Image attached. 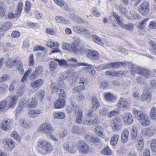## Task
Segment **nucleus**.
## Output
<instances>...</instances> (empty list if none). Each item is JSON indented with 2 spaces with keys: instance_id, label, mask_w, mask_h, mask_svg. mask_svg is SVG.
Masks as SVG:
<instances>
[{
  "instance_id": "obj_37",
  "label": "nucleus",
  "mask_w": 156,
  "mask_h": 156,
  "mask_svg": "<svg viewBox=\"0 0 156 156\" xmlns=\"http://www.w3.org/2000/svg\"><path fill=\"white\" fill-rule=\"evenodd\" d=\"M72 131L73 133L79 134L83 131V129L79 126H75L73 127Z\"/></svg>"
},
{
  "instance_id": "obj_59",
  "label": "nucleus",
  "mask_w": 156,
  "mask_h": 156,
  "mask_svg": "<svg viewBox=\"0 0 156 156\" xmlns=\"http://www.w3.org/2000/svg\"><path fill=\"white\" fill-rule=\"evenodd\" d=\"M17 83V82L16 80H14L11 82L9 88V90L10 91L12 92L14 91L15 86Z\"/></svg>"
},
{
  "instance_id": "obj_52",
  "label": "nucleus",
  "mask_w": 156,
  "mask_h": 156,
  "mask_svg": "<svg viewBox=\"0 0 156 156\" xmlns=\"http://www.w3.org/2000/svg\"><path fill=\"white\" fill-rule=\"evenodd\" d=\"M85 86L84 85L79 86L75 87L73 89V90L76 92H79L85 90Z\"/></svg>"
},
{
  "instance_id": "obj_54",
  "label": "nucleus",
  "mask_w": 156,
  "mask_h": 156,
  "mask_svg": "<svg viewBox=\"0 0 156 156\" xmlns=\"http://www.w3.org/2000/svg\"><path fill=\"white\" fill-rule=\"evenodd\" d=\"M119 112V111L117 109H115L114 110L109 112L107 113V116L108 118H112L113 116H116Z\"/></svg>"
},
{
  "instance_id": "obj_56",
  "label": "nucleus",
  "mask_w": 156,
  "mask_h": 156,
  "mask_svg": "<svg viewBox=\"0 0 156 156\" xmlns=\"http://www.w3.org/2000/svg\"><path fill=\"white\" fill-rule=\"evenodd\" d=\"M31 71V70L30 69L24 73L21 80L22 82L23 83L24 81H27V79L29 76V74L30 73Z\"/></svg>"
},
{
  "instance_id": "obj_29",
  "label": "nucleus",
  "mask_w": 156,
  "mask_h": 156,
  "mask_svg": "<svg viewBox=\"0 0 156 156\" xmlns=\"http://www.w3.org/2000/svg\"><path fill=\"white\" fill-rule=\"evenodd\" d=\"M105 98L107 101L109 102H115L116 101L117 99L116 97L114 96L112 94L110 93L106 94L105 95Z\"/></svg>"
},
{
  "instance_id": "obj_26",
  "label": "nucleus",
  "mask_w": 156,
  "mask_h": 156,
  "mask_svg": "<svg viewBox=\"0 0 156 156\" xmlns=\"http://www.w3.org/2000/svg\"><path fill=\"white\" fill-rule=\"evenodd\" d=\"M104 128L100 126H97L95 129V133L98 136L103 138L105 137V135L104 132Z\"/></svg>"
},
{
  "instance_id": "obj_50",
  "label": "nucleus",
  "mask_w": 156,
  "mask_h": 156,
  "mask_svg": "<svg viewBox=\"0 0 156 156\" xmlns=\"http://www.w3.org/2000/svg\"><path fill=\"white\" fill-rule=\"evenodd\" d=\"M8 88V85L5 83H2L0 85V93L2 94L5 93Z\"/></svg>"
},
{
  "instance_id": "obj_11",
  "label": "nucleus",
  "mask_w": 156,
  "mask_h": 156,
  "mask_svg": "<svg viewBox=\"0 0 156 156\" xmlns=\"http://www.w3.org/2000/svg\"><path fill=\"white\" fill-rule=\"evenodd\" d=\"M23 4L21 2H20L18 5L17 9L15 14L10 12L8 14V16L9 18H15L19 17L21 16L22 10L23 9Z\"/></svg>"
},
{
  "instance_id": "obj_7",
  "label": "nucleus",
  "mask_w": 156,
  "mask_h": 156,
  "mask_svg": "<svg viewBox=\"0 0 156 156\" xmlns=\"http://www.w3.org/2000/svg\"><path fill=\"white\" fill-rule=\"evenodd\" d=\"M77 145L80 153L87 154L90 152V147L86 142L83 140H80L77 142Z\"/></svg>"
},
{
  "instance_id": "obj_2",
  "label": "nucleus",
  "mask_w": 156,
  "mask_h": 156,
  "mask_svg": "<svg viewBox=\"0 0 156 156\" xmlns=\"http://www.w3.org/2000/svg\"><path fill=\"white\" fill-rule=\"evenodd\" d=\"M129 68L133 72H134V73L143 76L146 78H148L150 76V71L146 68L139 67L134 64H131Z\"/></svg>"
},
{
  "instance_id": "obj_13",
  "label": "nucleus",
  "mask_w": 156,
  "mask_h": 156,
  "mask_svg": "<svg viewBox=\"0 0 156 156\" xmlns=\"http://www.w3.org/2000/svg\"><path fill=\"white\" fill-rule=\"evenodd\" d=\"M46 44L47 47H50L53 49L51 51L52 53L60 52V51L59 50V44L58 42H54L50 41L47 42L46 43Z\"/></svg>"
},
{
  "instance_id": "obj_25",
  "label": "nucleus",
  "mask_w": 156,
  "mask_h": 156,
  "mask_svg": "<svg viewBox=\"0 0 156 156\" xmlns=\"http://www.w3.org/2000/svg\"><path fill=\"white\" fill-rule=\"evenodd\" d=\"M55 2L63 9L67 11L69 10V6L64 0H53Z\"/></svg>"
},
{
  "instance_id": "obj_53",
  "label": "nucleus",
  "mask_w": 156,
  "mask_h": 156,
  "mask_svg": "<svg viewBox=\"0 0 156 156\" xmlns=\"http://www.w3.org/2000/svg\"><path fill=\"white\" fill-rule=\"evenodd\" d=\"M149 43L153 48V49L151 51V53L153 54L156 55V44L152 41H150Z\"/></svg>"
},
{
  "instance_id": "obj_47",
  "label": "nucleus",
  "mask_w": 156,
  "mask_h": 156,
  "mask_svg": "<svg viewBox=\"0 0 156 156\" xmlns=\"http://www.w3.org/2000/svg\"><path fill=\"white\" fill-rule=\"evenodd\" d=\"M92 38L93 41L95 43L100 45H102L103 44L101 40L98 36L94 35L92 36Z\"/></svg>"
},
{
  "instance_id": "obj_44",
  "label": "nucleus",
  "mask_w": 156,
  "mask_h": 156,
  "mask_svg": "<svg viewBox=\"0 0 156 156\" xmlns=\"http://www.w3.org/2000/svg\"><path fill=\"white\" fill-rule=\"evenodd\" d=\"M11 23L10 22H7L5 23L0 28L1 30L5 31L9 29L11 27Z\"/></svg>"
},
{
  "instance_id": "obj_12",
  "label": "nucleus",
  "mask_w": 156,
  "mask_h": 156,
  "mask_svg": "<svg viewBox=\"0 0 156 156\" xmlns=\"http://www.w3.org/2000/svg\"><path fill=\"white\" fill-rule=\"evenodd\" d=\"M149 9L148 3L146 2H144L139 6L138 10L141 14L144 16L149 12Z\"/></svg>"
},
{
  "instance_id": "obj_19",
  "label": "nucleus",
  "mask_w": 156,
  "mask_h": 156,
  "mask_svg": "<svg viewBox=\"0 0 156 156\" xmlns=\"http://www.w3.org/2000/svg\"><path fill=\"white\" fill-rule=\"evenodd\" d=\"M136 146L138 150L142 151L144 149V140L142 137L138 136L136 138Z\"/></svg>"
},
{
  "instance_id": "obj_28",
  "label": "nucleus",
  "mask_w": 156,
  "mask_h": 156,
  "mask_svg": "<svg viewBox=\"0 0 156 156\" xmlns=\"http://www.w3.org/2000/svg\"><path fill=\"white\" fill-rule=\"evenodd\" d=\"M129 131L127 129H125L122 132V134L121 139L122 143H125L128 140Z\"/></svg>"
},
{
  "instance_id": "obj_32",
  "label": "nucleus",
  "mask_w": 156,
  "mask_h": 156,
  "mask_svg": "<svg viewBox=\"0 0 156 156\" xmlns=\"http://www.w3.org/2000/svg\"><path fill=\"white\" fill-rule=\"evenodd\" d=\"M71 16L73 21L76 22L78 23L79 24L83 23L84 22V20L77 15L72 14Z\"/></svg>"
},
{
  "instance_id": "obj_40",
  "label": "nucleus",
  "mask_w": 156,
  "mask_h": 156,
  "mask_svg": "<svg viewBox=\"0 0 156 156\" xmlns=\"http://www.w3.org/2000/svg\"><path fill=\"white\" fill-rule=\"evenodd\" d=\"M54 61L58 62L59 63V65L60 66H69V64L68 63V62L64 59H60L58 58H55Z\"/></svg>"
},
{
  "instance_id": "obj_49",
  "label": "nucleus",
  "mask_w": 156,
  "mask_h": 156,
  "mask_svg": "<svg viewBox=\"0 0 156 156\" xmlns=\"http://www.w3.org/2000/svg\"><path fill=\"white\" fill-rule=\"evenodd\" d=\"M17 69L21 74L24 73V70L23 67V63L21 61H19L17 63Z\"/></svg>"
},
{
  "instance_id": "obj_21",
  "label": "nucleus",
  "mask_w": 156,
  "mask_h": 156,
  "mask_svg": "<svg viewBox=\"0 0 156 156\" xmlns=\"http://www.w3.org/2000/svg\"><path fill=\"white\" fill-rule=\"evenodd\" d=\"M43 80L42 79H38L34 82L30 83V86L32 87L35 90L39 89L43 84Z\"/></svg>"
},
{
  "instance_id": "obj_24",
  "label": "nucleus",
  "mask_w": 156,
  "mask_h": 156,
  "mask_svg": "<svg viewBox=\"0 0 156 156\" xmlns=\"http://www.w3.org/2000/svg\"><path fill=\"white\" fill-rule=\"evenodd\" d=\"M155 132L154 127L151 126L148 127L142 131V133L148 136H151L153 135Z\"/></svg>"
},
{
  "instance_id": "obj_51",
  "label": "nucleus",
  "mask_w": 156,
  "mask_h": 156,
  "mask_svg": "<svg viewBox=\"0 0 156 156\" xmlns=\"http://www.w3.org/2000/svg\"><path fill=\"white\" fill-rule=\"evenodd\" d=\"M44 92L41 90H39L38 92L37 98L41 101H42L44 97Z\"/></svg>"
},
{
  "instance_id": "obj_41",
  "label": "nucleus",
  "mask_w": 156,
  "mask_h": 156,
  "mask_svg": "<svg viewBox=\"0 0 156 156\" xmlns=\"http://www.w3.org/2000/svg\"><path fill=\"white\" fill-rule=\"evenodd\" d=\"M50 70L51 72H53L56 69L57 64L55 62L53 61L50 62L48 63Z\"/></svg>"
},
{
  "instance_id": "obj_43",
  "label": "nucleus",
  "mask_w": 156,
  "mask_h": 156,
  "mask_svg": "<svg viewBox=\"0 0 156 156\" xmlns=\"http://www.w3.org/2000/svg\"><path fill=\"white\" fill-rule=\"evenodd\" d=\"M7 103L6 101H2L0 102V112L5 111L6 109Z\"/></svg>"
},
{
  "instance_id": "obj_1",
  "label": "nucleus",
  "mask_w": 156,
  "mask_h": 156,
  "mask_svg": "<svg viewBox=\"0 0 156 156\" xmlns=\"http://www.w3.org/2000/svg\"><path fill=\"white\" fill-rule=\"evenodd\" d=\"M133 113L135 116L138 117L140 122L142 126H146L150 124V119L146 113L136 109L133 110Z\"/></svg>"
},
{
  "instance_id": "obj_46",
  "label": "nucleus",
  "mask_w": 156,
  "mask_h": 156,
  "mask_svg": "<svg viewBox=\"0 0 156 156\" xmlns=\"http://www.w3.org/2000/svg\"><path fill=\"white\" fill-rule=\"evenodd\" d=\"M151 118L156 121V108L153 107L151 109L150 114Z\"/></svg>"
},
{
  "instance_id": "obj_34",
  "label": "nucleus",
  "mask_w": 156,
  "mask_h": 156,
  "mask_svg": "<svg viewBox=\"0 0 156 156\" xmlns=\"http://www.w3.org/2000/svg\"><path fill=\"white\" fill-rule=\"evenodd\" d=\"M112 16H111L109 17V19L110 20L113 19L114 17H115V19L116 20L118 24L120 25L122 21L120 20V16H119L118 14L115 12H112Z\"/></svg>"
},
{
  "instance_id": "obj_16",
  "label": "nucleus",
  "mask_w": 156,
  "mask_h": 156,
  "mask_svg": "<svg viewBox=\"0 0 156 156\" xmlns=\"http://www.w3.org/2000/svg\"><path fill=\"white\" fill-rule=\"evenodd\" d=\"M18 99L17 96L14 95L12 97H7L6 100L8 101L10 108H13L16 106Z\"/></svg>"
},
{
  "instance_id": "obj_45",
  "label": "nucleus",
  "mask_w": 156,
  "mask_h": 156,
  "mask_svg": "<svg viewBox=\"0 0 156 156\" xmlns=\"http://www.w3.org/2000/svg\"><path fill=\"white\" fill-rule=\"evenodd\" d=\"M6 12L4 3L0 1V15L4 16Z\"/></svg>"
},
{
  "instance_id": "obj_63",
  "label": "nucleus",
  "mask_w": 156,
  "mask_h": 156,
  "mask_svg": "<svg viewBox=\"0 0 156 156\" xmlns=\"http://www.w3.org/2000/svg\"><path fill=\"white\" fill-rule=\"evenodd\" d=\"M11 136H12L15 140L18 141L20 140L21 137L18 134L16 131H14L12 134Z\"/></svg>"
},
{
  "instance_id": "obj_38",
  "label": "nucleus",
  "mask_w": 156,
  "mask_h": 156,
  "mask_svg": "<svg viewBox=\"0 0 156 156\" xmlns=\"http://www.w3.org/2000/svg\"><path fill=\"white\" fill-rule=\"evenodd\" d=\"M53 116L55 118L58 119H63L66 116L65 114L62 112H55L53 114Z\"/></svg>"
},
{
  "instance_id": "obj_62",
  "label": "nucleus",
  "mask_w": 156,
  "mask_h": 156,
  "mask_svg": "<svg viewBox=\"0 0 156 156\" xmlns=\"http://www.w3.org/2000/svg\"><path fill=\"white\" fill-rule=\"evenodd\" d=\"M151 148L153 151L156 152V140H152L151 142Z\"/></svg>"
},
{
  "instance_id": "obj_8",
  "label": "nucleus",
  "mask_w": 156,
  "mask_h": 156,
  "mask_svg": "<svg viewBox=\"0 0 156 156\" xmlns=\"http://www.w3.org/2000/svg\"><path fill=\"white\" fill-rule=\"evenodd\" d=\"M111 126L114 130L118 131L121 130L122 128V122L121 120L117 117L113 119L111 122Z\"/></svg>"
},
{
  "instance_id": "obj_4",
  "label": "nucleus",
  "mask_w": 156,
  "mask_h": 156,
  "mask_svg": "<svg viewBox=\"0 0 156 156\" xmlns=\"http://www.w3.org/2000/svg\"><path fill=\"white\" fill-rule=\"evenodd\" d=\"M60 92L59 98L55 101L54 104L55 108L57 109L63 108L66 105V93L63 89L60 90Z\"/></svg>"
},
{
  "instance_id": "obj_6",
  "label": "nucleus",
  "mask_w": 156,
  "mask_h": 156,
  "mask_svg": "<svg viewBox=\"0 0 156 156\" xmlns=\"http://www.w3.org/2000/svg\"><path fill=\"white\" fill-rule=\"evenodd\" d=\"M38 131L45 134H50L54 131V129L49 123L44 122L40 125L38 128Z\"/></svg>"
},
{
  "instance_id": "obj_35",
  "label": "nucleus",
  "mask_w": 156,
  "mask_h": 156,
  "mask_svg": "<svg viewBox=\"0 0 156 156\" xmlns=\"http://www.w3.org/2000/svg\"><path fill=\"white\" fill-rule=\"evenodd\" d=\"M55 20L58 23L66 24H69L70 23L69 21L65 20L64 18L61 16H56Z\"/></svg>"
},
{
  "instance_id": "obj_5",
  "label": "nucleus",
  "mask_w": 156,
  "mask_h": 156,
  "mask_svg": "<svg viewBox=\"0 0 156 156\" xmlns=\"http://www.w3.org/2000/svg\"><path fill=\"white\" fill-rule=\"evenodd\" d=\"M83 113L81 111H79L77 115L76 122L79 124H81L82 123L84 125H93L97 123V119L96 118L94 119H91L88 120L84 119L83 121L82 119Z\"/></svg>"
},
{
  "instance_id": "obj_23",
  "label": "nucleus",
  "mask_w": 156,
  "mask_h": 156,
  "mask_svg": "<svg viewBox=\"0 0 156 156\" xmlns=\"http://www.w3.org/2000/svg\"><path fill=\"white\" fill-rule=\"evenodd\" d=\"M3 143L10 151L12 150L14 148L15 144L13 140L11 139L5 140Z\"/></svg>"
},
{
  "instance_id": "obj_10",
  "label": "nucleus",
  "mask_w": 156,
  "mask_h": 156,
  "mask_svg": "<svg viewBox=\"0 0 156 156\" xmlns=\"http://www.w3.org/2000/svg\"><path fill=\"white\" fill-rule=\"evenodd\" d=\"M73 30L76 33L81 35H88L90 34V31L83 27L75 26L73 27Z\"/></svg>"
},
{
  "instance_id": "obj_42",
  "label": "nucleus",
  "mask_w": 156,
  "mask_h": 156,
  "mask_svg": "<svg viewBox=\"0 0 156 156\" xmlns=\"http://www.w3.org/2000/svg\"><path fill=\"white\" fill-rule=\"evenodd\" d=\"M119 136L117 134H115L110 140V144L111 145L114 146L116 145L119 139Z\"/></svg>"
},
{
  "instance_id": "obj_30",
  "label": "nucleus",
  "mask_w": 156,
  "mask_h": 156,
  "mask_svg": "<svg viewBox=\"0 0 156 156\" xmlns=\"http://www.w3.org/2000/svg\"><path fill=\"white\" fill-rule=\"evenodd\" d=\"M63 147L64 150L69 153H74L76 152V149L75 148L73 147H69V144L67 143L64 144H63Z\"/></svg>"
},
{
  "instance_id": "obj_14",
  "label": "nucleus",
  "mask_w": 156,
  "mask_h": 156,
  "mask_svg": "<svg viewBox=\"0 0 156 156\" xmlns=\"http://www.w3.org/2000/svg\"><path fill=\"white\" fill-rule=\"evenodd\" d=\"M12 124V122L9 119H4L2 122L1 129L4 131H7L8 130L10 129L11 125Z\"/></svg>"
},
{
  "instance_id": "obj_31",
  "label": "nucleus",
  "mask_w": 156,
  "mask_h": 156,
  "mask_svg": "<svg viewBox=\"0 0 156 156\" xmlns=\"http://www.w3.org/2000/svg\"><path fill=\"white\" fill-rule=\"evenodd\" d=\"M119 25L123 28L128 30L131 31H132L133 30L134 27V24L132 23H129L126 25H124L122 22Z\"/></svg>"
},
{
  "instance_id": "obj_64",
  "label": "nucleus",
  "mask_w": 156,
  "mask_h": 156,
  "mask_svg": "<svg viewBox=\"0 0 156 156\" xmlns=\"http://www.w3.org/2000/svg\"><path fill=\"white\" fill-rule=\"evenodd\" d=\"M109 86L108 82L106 81H104L101 83L100 84V87L103 89H106Z\"/></svg>"
},
{
  "instance_id": "obj_33",
  "label": "nucleus",
  "mask_w": 156,
  "mask_h": 156,
  "mask_svg": "<svg viewBox=\"0 0 156 156\" xmlns=\"http://www.w3.org/2000/svg\"><path fill=\"white\" fill-rule=\"evenodd\" d=\"M51 88L53 93L56 92L57 93L58 92H60V90L62 89L59 88V87L56 83H52L51 85Z\"/></svg>"
},
{
  "instance_id": "obj_61",
  "label": "nucleus",
  "mask_w": 156,
  "mask_h": 156,
  "mask_svg": "<svg viewBox=\"0 0 156 156\" xmlns=\"http://www.w3.org/2000/svg\"><path fill=\"white\" fill-rule=\"evenodd\" d=\"M149 18H146L144 19L141 23L140 24V27L142 29H144L146 26L147 23L149 20Z\"/></svg>"
},
{
  "instance_id": "obj_18",
  "label": "nucleus",
  "mask_w": 156,
  "mask_h": 156,
  "mask_svg": "<svg viewBox=\"0 0 156 156\" xmlns=\"http://www.w3.org/2000/svg\"><path fill=\"white\" fill-rule=\"evenodd\" d=\"M37 101L35 98L29 99L25 103L24 101L22 104L23 106L34 107L37 104Z\"/></svg>"
},
{
  "instance_id": "obj_55",
  "label": "nucleus",
  "mask_w": 156,
  "mask_h": 156,
  "mask_svg": "<svg viewBox=\"0 0 156 156\" xmlns=\"http://www.w3.org/2000/svg\"><path fill=\"white\" fill-rule=\"evenodd\" d=\"M151 94L148 93L144 92L142 95V101H145L150 99L151 97Z\"/></svg>"
},
{
  "instance_id": "obj_58",
  "label": "nucleus",
  "mask_w": 156,
  "mask_h": 156,
  "mask_svg": "<svg viewBox=\"0 0 156 156\" xmlns=\"http://www.w3.org/2000/svg\"><path fill=\"white\" fill-rule=\"evenodd\" d=\"M71 105L72 109L73 110V111H74L75 113H76L77 112L79 111V106L77 105L74 102H72Z\"/></svg>"
},
{
  "instance_id": "obj_57",
  "label": "nucleus",
  "mask_w": 156,
  "mask_h": 156,
  "mask_svg": "<svg viewBox=\"0 0 156 156\" xmlns=\"http://www.w3.org/2000/svg\"><path fill=\"white\" fill-rule=\"evenodd\" d=\"M31 8V3L28 1L26 2L25 5V12L26 13H28L30 10Z\"/></svg>"
},
{
  "instance_id": "obj_22",
  "label": "nucleus",
  "mask_w": 156,
  "mask_h": 156,
  "mask_svg": "<svg viewBox=\"0 0 156 156\" xmlns=\"http://www.w3.org/2000/svg\"><path fill=\"white\" fill-rule=\"evenodd\" d=\"M42 112L40 109H35L29 110L28 113L29 117L32 118H34L37 117Z\"/></svg>"
},
{
  "instance_id": "obj_36",
  "label": "nucleus",
  "mask_w": 156,
  "mask_h": 156,
  "mask_svg": "<svg viewBox=\"0 0 156 156\" xmlns=\"http://www.w3.org/2000/svg\"><path fill=\"white\" fill-rule=\"evenodd\" d=\"M79 48V44L74 43L71 44L70 51H72L75 54H77Z\"/></svg>"
},
{
  "instance_id": "obj_48",
  "label": "nucleus",
  "mask_w": 156,
  "mask_h": 156,
  "mask_svg": "<svg viewBox=\"0 0 156 156\" xmlns=\"http://www.w3.org/2000/svg\"><path fill=\"white\" fill-rule=\"evenodd\" d=\"M25 86L24 85H21L17 89V94L21 96L24 92L25 91Z\"/></svg>"
},
{
  "instance_id": "obj_9",
  "label": "nucleus",
  "mask_w": 156,
  "mask_h": 156,
  "mask_svg": "<svg viewBox=\"0 0 156 156\" xmlns=\"http://www.w3.org/2000/svg\"><path fill=\"white\" fill-rule=\"evenodd\" d=\"M43 71V67L41 66H38L35 68V70L29 76V79L31 80H34L41 75Z\"/></svg>"
},
{
  "instance_id": "obj_17",
  "label": "nucleus",
  "mask_w": 156,
  "mask_h": 156,
  "mask_svg": "<svg viewBox=\"0 0 156 156\" xmlns=\"http://www.w3.org/2000/svg\"><path fill=\"white\" fill-rule=\"evenodd\" d=\"M123 120L124 122L127 125L132 124L133 121L132 115L128 112L125 113L124 115L123 116Z\"/></svg>"
},
{
  "instance_id": "obj_27",
  "label": "nucleus",
  "mask_w": 156,
  "mask_h": 156,
  "mask_svg": "<svg viewBox=\"0 0 156 156\" xmlns=\"http://www.w3.org/2000/svg\"><path fill=\"white\" fill-rule=\"evenodd\" d=\"M91 103L92 104V109L94 110H97L100 105L98 100L97 97L95 96L91 98Z\"/></svg>"
},
{
  "instance_id": "obj_15",
  "label": "nucleus",
  "mask_w": 156,
  "mask_h": 156,
  "mask_svg": "<svg viewBox=\"0 0 156 156\" xmlns=\"http://www.w3.org/2000/svg\"><path fill=\"white\" fill-rule=\"evenodd\" d=\"M86 53L87 57L89 58L94 60H97L99 58L100 55L96 51L89 50H87Z\"/></svg>"
},
{
  "instance_id": "obj_60",
  "label": "nucleus",
  "mask_w": 156,
  "mask_h": 156,
  "mask_svg": "<svg viewBox=\"0 0 156 156\" xmlns=\"http://www.w3.org/2000/svg\"><path fill=\"white\" fill-rule=\"evenodd\" d=\"M71 44L69 43H64L63 44L62 48L63 49L69 51L71 48Z\"/></svg>"
},
{
  "instance_id": "obj_20",
  "label": "nucleus",
  "mask_w": 156,
  "mask_h": 156,
  "mask_svg": "<svg viewBox=\"0 0 156 156\" xmlns=\"http://www.w3.org/2000/svg\"><path fill=\"white\" fill-rule=\"evenodd\" d=\"M117 105L118 108H120V109H121L122 108L123 110L125 111L128 108V104L123 98H121L118 101Z\"/></svg>"
},
{
  "instance_id": "obj_39",
  "label": "nucleus",
  "mask_w": 156,
  "mask_h": 156,
  "mask_svg": "<svg viewBox=\"0 0 156 156\" xmlns=\"http://www.w3.org/2000/svg\"><path fill=\"white\" fill-rule=\"evenodd\" d=\"M19 123L20 126L22 127L27 128L29 127V125L30 124V123L24 119H21L20 120Z\"/></svg>"
},
{
  "instance_id": "obj_3",
  "label": "nucleus",
  "mask_w": 156,
  "mask_h": 156,
  "mask_svg": "<svg viewBox=\"0 0 156 156\" xmlns=\"http://www.w3.org/2000/svg\"><path fill=\"white\" fill-rule=\"evenodd\" d=\"M37 149L42 154L49 153L52 151V146L50 143L46 140L39 142L37 144Z\"/></svg>"
}]
</instances>
